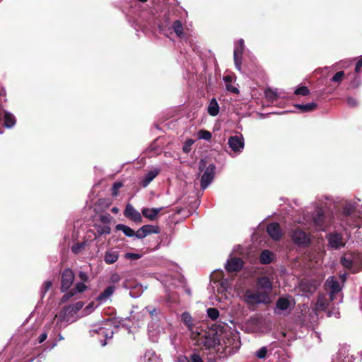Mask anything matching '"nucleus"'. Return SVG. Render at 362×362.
I'll return each mask as SVG.
<instances>
[{
  "label": "nucleus",
  "instance_id": "1",
  "mask_svg": "<svg viewBox=\"0 0 362 362\" xmlns=\"http://www.w3.org/2000/svg\"><path fill=\"white\" fill-rule=\"evenodd\" d=\"M84 303L82 301H78L74 304L69 305L63 307L60 312L55 315L59 322H69L72 320L77 313L82 309Z\"/></svg>",
  "mask_w": 362,
  "mask_h": 362
},
{
  "label": "nucleus",
  "instance_id": "2",
  "mask_svg": "<svg viewBox=\"0 0 362 362\" xmlns=\"http://www.w3.org/2000/svg\"><path fill=\"white\" fill-rule=\"evenodd\" d=\"M206 162L202 159L199 163V170L202 171L205 168L204 174L201 178V188L204 189H206L209 184L213 181L215 176V170L216 166L214 164H209L207 167H206Z\"/></svg>",
  "mask_w": 362,
  "mask_h": 362
},
{
  "label": "nucleus",
  "instance_id": "3",
  "mask_svg": "<svg viewBox=\"0 0 362 362\" xmlns=\"http://www.w3.org/2000/svg\"><path fill=\"white\" fill-rule=\"evenodd\" d=\"M313 221L316 229L325 230L331 223V216L325 215L322 208H317L313 215Z\"/></svg>",
  "mask_w": 362,
  "mask_h": 362
},
{
  "label": "nucleus",
  "instance_id": "4",
  "mask_svg": "<svg viewBox=\"0 0 362 362\" xmlns=\"http://www.w3.org/2000/svg\"><path fill=\"white\" fill-rule=\"evenodd\" d=\"M245 300L247 304H260L268 305L271 303L270 296H267L266 293H262L259 291H251L247 290L245 293Z\"/></svg>",
  "mask_w": 362,
  "mask_h": 362
},
{
  "label": "nucleus",
  "instance_id": "5",
  "mask_svg": "<svg viewBox=\"0 0 362 362\" xmlns=\"http://www.w3.org/2000/svg\"><path fill=\"white\" fill-rule=\"evenodd\" d=\"M256 288L262 293H266L267 296H270L272 291V282L267 276L258 277L256 281Z\"/></svg>",
  "mask_w": 362,
  "mask_h": 362
},
{
  "label": "nucleus",
  "instance_id": "6",
  "mask_svg": "<svg viewBox=\"0 0 362 362\" xmlns=\"http://www.w3.org/2000/svg\"><path fill=\"white\" fill-rule=\"evenodd\" d=\"M329 245L331 247L337 250L345 246V241L343 235L336 231L329 233L327 235Z\"/></svg>",
  "mask_w": 362,
  "mask_h": 362
},
{
  "label": "nucleus",
  "instance_id": "7",
  "mask_svg": "<svg viewBox=\"0 0 362 362\" xmlns=\"http://www.w3.org/2000/svg\"><path fill=\"white\" fill-rule=\"evenodd\" d=\"M74 274L71 269H65L61 276V291L66 292L73 284Z\"/></svg>",
  "mask_w": 362,
  "mask_h": 362
},
{
  "label": "nucleus",
  "instance_id": "8",
  "mask_svg": "<svg viewBox=\"0 0 362 362\" xmlns=\"http://www.w3.org/2000/svg\"><path fill=\"white\" fill-rule=\"evenodd\" d=\"M244 262L241 258L232 257L227 261L225 269L228 273L238 272L243 267Z\"/></svg>",
  "mask_w": 362,
  "mask_h": 362
},
{
  "label": "nucleus",
  "instance_id": "9",
  "mask_svg": "<svg viewBox=\"0 0 362 362\" xmlns=\"http://www.w3.org/2000/svg\"><path fill=\"white\" fill-rule=\"evenodd\" d=\"M291 238L293 243L298 245H307L310 242L307 233L298 228L293 231Z\"/></svg>",
  "mask_w": 362,
  "mask_h": 362
},
{
  "label": "nucleus",
  "instance_id": "10",
  "mask_svg": "<svg viewBox=\"0 0 362 362\" xmlns=\"http://www.w3.org/2000/svg\"><path fill=\"white\" fill-rule=\"evenodd\" d=\"M124 215L125 217L131 219L135 223H141L142 217L141 214L136 211L132 205L128 204L126 206V209L124 211Z\"/></svg>",
  "mask_w": 362,
  "mask_h": 362
},
{
  "label": "nucleus",
  "instance_id": "11",
  "mask_svg": "<svg viewBox=\"0 0 362 362\" xmlns=\"http://www.w3.org/2000/svg\"><path fill=\"white\" fill-rule=\"evenodd\" d=\"M267 232L269 235L274 240H279L282 236L280 226L278 223L273 222L267 225Z\"/></svg>",
  "mask_w": 362,
  "mask_h": 362
},
{
  "label": "nucleus",
  "instance_id": "12",
  "mask_svg": "<svg viewBox=\"0 0 362 362\" xmlns=\"http://www.w3.org/2000/svg\"><path fill=\"white\" fill-rule=\"evenodd\" d=\"M228 144L234 152H240L244 148L243 139L238 136H230L228 139Z\"/></svg>",
  "mask_w": 362,
  "mask_h": 362
},
{
  "label": "nucleus",
  "instance_id": "13",
  "mask_svg": "<svg viewBox=\"0 0 362 362\" xmlns=\"http://www.w3.org/2000/svg\"><path fill=\"white\" fill-rule=\"evenodd\" d=\"M355 212V207L350 204H345L342 209L341 220L346 221L347 225L352 226L354 223L349 222V218H352V215Z\"/></svg>",
  "mask_w": 362,
  "mask_h": 362
},
{
  "label": "nucleus",
  "instance_id": "14",
  "mask_svg": "<svg viewBox=\"0 0 362 362\" xmlns=\"http://www.w3.org/2000/svg\"><path fill=\"white\" fill-rule=\"evenodd\" d=\"M163 207L159 208H144L141 211L142 215L150 221H155L158 218V214L162 211Z\"/></svg>",
  "mask_w": 362,
  "mask_h": 362
},
{
  "label": "nucleus",
  "instance_id": "15",
  "mask_svg": "<svg viewBox=\"0 0 362 362\" xmlns=\"http://www.w3.org/2000/svg\"><path fill=\"white\" fill-rule=\"evenodd\" d=\"M160 173V170L155 168L153 170H151L148 171L141 179L139 184L143 187H146Z\"/></svg>",
  "mask_w": 362,
  "mask_h": 362
},
{
  "label": "nucleus",
  "instance_id": "16",
  "mask_svg": "<svg viewBox=\"0 0 362 362\" xmlns=\"http://www.w3.org/2000/svg\"><path fill=\"white\" fill-rule=\"evenodd\" d=\"M273 253L269 250H264L259 255V262L262 264H269L273 261Z\"/></svg>",
  "mask_w": 362,
  "mask_h": 362
},
{
  "label": "nucleus",
  "instance_id": "17",
  "mask_svg": "<svg viewBox=\"0 0 362 362\" xmlns=\"http://www.w3.org/2000/svg\"><path fill=\"white\" fill-rule=\"evenodd\" d=\"M208 113L211 116H216L219 113V105L216 100V98H212L209 104L208 108H207Z\"/></svg>",
  "mask_w": 362,
  "mask_h": 362
},
{
  "label": "nucleus",
  "instance_id": "18",
  "mask_svg": "<svg viewBox=\"0 0 362 362\" xmlns=\"http://www.w3.org/2000/svg\"><path fill=\"white\" fill-rule=\"evenodd\" d=\"M295 107L300 110L302 112H310L315 110L317 107V104L316 103H310L308 104H296Z\"/></svg>",
  "mask_w": 362,
  "mask_h": 362
},
{
  "label": "nucleus",
  "instance_id": "19",
  "mask_svg": "<svg viewBox=\"0 0 362 362\" xmlns=\"http://www.w3.org/2000/svg\"><path fill=\"white\" fill-rule=\"evenodd\" d=\"M326 286L329 288L330 291L333 293H339L341 290L339 281L335 280L334 277H331L327 280Z\"/></svg>",
  "mask_w": 362,
  "mask_h": 362
},
{
  "label": "nucleus",
  "instance_id": "20",
  "mask_svg": "<svg viewBox=\"0 0 362 362\" xmlns=\"http://www.w3.org/2000/svg\"><path fill=\"white\" fill-rule=\"evenodd\" d=\"M118 251L108 250L105 252L104 260L107 264H113L118 259Z\"/></svg>",
  "mask_w": 362,
  "mask_h": 362
},
{
  "label": "nucleus",
  "instance_id": "21",
  "mask_svg": "<svg viewBox=\"0 0 362 362\" xmlns=\"http://www.w3.org/2000/svg\"><path fill=\"white\" fill-rule=\"evenodd\" d=\"M115 291L114 286H107L103 292H101L97 297V300L99 301L105 300L107 298L113 294Z\"/></svg>",
  "mask_w": 362,
  "mask_h": 362
},
{
  "label": "nucleus",
  "instance_id": "22",
  "mask_svg": "<svg viewBox=\"0 0 362 362\" xmlns=\"http://www.w3.org/2000/svg\"><path fill=\"white\" fill-rule=\"evenodd\" d=\"M340 262L344 267L351 270L352 273L355 274L358 272V269H354V263L352 259L344 256L341 258Z\"/></svg>",
  "mask_w": 362,
  "mask_h": 362
},
{
  "label": "nucleus",
  "instance_id": "23",
  "mask_svg": "<svg viewBox=\"0 0 362 362\" xmlns=\"http://www.w3.org/2000/svg\"><path fill=\"white\" fill-rule=\"evenodd\" d=\"M182 322L189 329L192 330L194 327L193 319L188 312H184L181 316Z\"/></svg>",
  "mask_w": 362,
  "mask_h": 362
},
{
  "label": "nucleus",
  "instance_id": "24",
  "mask_svg": "<svg viewBox=\"0 0 362 362\" xmlns=\"http://www.w3.org/2000/svg\"><path fill=\"white\" fill-rule=\"evenodd\" d=\"M115 229L117 230L122 231L124 234L127 237H134L136 234L135 231L130 227L121 223L116 225Z\"/></svg>",
  "mask_w": 362,
  "mask_h": 362
},
{
  "label": "nucleus",
  "instance_id": "25",
  "mask_svg": "<svg viewBox=\"0 0 362 362\" xmlns=\"http://www.w3.org/2000/svg\"><path fill=\"white\" fill-rule=\"evenodd\" d=\"M172 28L177 37L180 38H182L184 37L182 23L180 20H176L173 22Z\"/></svg>",
  "mask_w": 362,
  "mask_h": 362
},
{
  "label": "nucleus",
  "instance_id": "26",
  "mask_svg": "<svg viewBox=\"0 0 362 362\" xmlns=\"http://www.w3.org/2000/svg\"><path fill=\"white\" fill-rule=\"evenodd\" d=\"M276 306L281 310H286L290 306V301L286 298H279L276 301Z\"/></svg>",
  "mask_w": 362,
  "mask_h": 362
},
{
  "label": "nucleus",
  "instance_id": "27",
  "mask_svg": "<svg viewBox=\"0 0 362 362\" xmlns=\"http://www.w3.org/2000/svg\"><path fill=\"white\" fill-rule=\"evenodd\" d=\"M242 51L235 49L233 52L234 63L238 70L240 71L242 64Z\"/></svg>",
  "mask_w": 362,
  "mask_h": 362
},
{
  "label": "nucleus",
  "instance_id": "28",
  "mask_svg": "<svg viewBox=\"0 0 362 362\" xmlns=\"http://www.w3.org/2000/svg\"><path fill=\"white\" fill-rule=\"evenodd\" d=\"M16 123V118L15 117L9 113L6 112L4 115V125L5 127L8 128L12 127Z\"/></svg>",
  "mask_w": 362,
  "mask_h": 362
},
{
  "label": "nucleus",
  "instance_id": "29",
  "mask_svg": "<svg viewBox=\"0 0 362 362\" xmlns=\"http://www.w3.org/2000/svg\"><path fill=\"white\" fill-rule=\"evenodd\" d=\"M144 229L146 236L152 233L158 234L160 232V228L158 226L144 225Z\"/></svg>",
  "mask_w": 362,
  "mask_h": 362
},
{
  "label": "nucleus",
  "instance_id": "30",
  "mask_svg": "<svg viewBox=\"0 0 362 362\" xmlns=\"http://www.w3.org/2000/svg\"><path fill=\"white\" fill-rule=\"evenodd\" d=\"M144 361L145 362H157V356L155 352L152 350H147L144 354Z\"/></svg>",
  "mask_w": 362,
  "mask_h": 362
},
{
  "label": "nucleus",
  "instance_id": "31",
  "mask_svg": "<svg viewBox=\"0 0 362 362\" xmlns=\"http://www.w3.org/2000/svg\"><path fill=\"white\" fill-rule=\"evenodd\" d=\"M207 315L211 320H216L219 317V311L215 308H208Z\"/></svg>",
  "mask_w": 362,
  "mask_h": 362
},
{
  "label": "nucleus",
  "instance_id": "32",
  "mask_svg": "<svg viewBox=\"0 0 362 362\" xmlns=\"http://www.w3.org/2000/svg\"><path fill=\"white\" fill-rule=\"evenodd\" d=\"M345 73L344 71H339L337 72L331 78V81L340 83L344 79Z\"/></svg>",
  "mask_w": 362,
  "mask_h": 362
},
{
  "label": "nucleus",
  "instance_id": "33",
  "mask_svg": "<svg viewBox=\"0 0 362 362\" xmlns=\"http://www.w3.org/2000/svg\"><path fill=\"white\" fill-rule=\"evenodd\" d=\"M294 93L296 95L306 96L310 94V90L307 86H302L296 88V90L294 91Z\"/></svg>",
  "mask_w": 362,
  "mask_h": 362
},
{
  "label": "nucleus",
  "instance_id": "34",
  "mask_svg": "<svg viewBox=\"0 0 362 362\" xmlns=\"http://www.w3.org/2000/svg\"><path fill=\"white\" fill-rule=\"evenodd\" d=\"M198 136L199 139L209 141L212 138V134L210 132L207 130L202 129L198 132Z\"/></svg>",
  "mask_w": 362,
  "mask_h": 362
},
{
  "label": "nucleus",
  "instance_id": "35",
  "mask_svg": "<svg viewBox=\"0 0 362 362\" xmlns=\"http://www.w3.org/2000/svg\"><path fill=\"white\" fill-rule=\"evenodd\" d=\"M123 186V183L121 182H114L111 188V194L113 197H117L119 193V189Z\"/></svg>",
  "mask_w": 362,
  "mask_h": 362
},
{
  "label": "nucleus",
  "instance_id": "36",
  "mask_svg": "<svg viewBox=\"0 0 362 362\" xmlns=\"http://www.w3.org/2000/svg\"><path fill=\"white\" fill-rule=\"evenodd\" d=\"M146 309L147 310V311L149 313L152 319H154V320H157L158 319V315L159 314V310L153 307V306H151V305H148L146 307Z\"/></svg>",
  "mask_w": 362,
  "mask_h": 362
},
{
  "label": "nucleus",
  "instance_id": "37",
  "mask_svg": "<svg viewBox=\"0 0 362 362\" xmlns=\"http://www.w3.org/2000/svg\"><path fill=\"white\" fill-rule=\"evenodd\" d=\"M76 293L73 288L69 290L68 292L64 294V296L61 298V303H64L67 302L71 298L75 296Z\"/></svg>",
  "mask_w": 362,
  "mask_h": 362
},
{
  "label": "nucleus",
  "instance_id": "38",
  "mask_svg": "<svg viewBox=\"0 0 362 362\" xmlns=\"http://www.w3.org/2000/svg\"><path fill=\"white\" fill-rule=\"evenodd\" d=\"M76 293H83L87 289V286L85 285L84 282L77 283L74 288H73Z\"/></svg>",
  "mask_w": 362,
  "mask_h": 362
},
{
  "label": "nucleus",
  "instance_id": "39",
  "mask_svg": "<svg viewBox=\"0 0 362 362\" xmlns=\"http://www.w3.org/2000/svg\"><path fill=\"white\" fill-rule=\"evenodd\" d=\"M264 93H265L266 98L269 100L273 101L275 99H276V97H277L276 93L270 88H267V90H265Z\"/></svg>",
  "mask_w": 362,
  "mask_h": 362
},
{
  "label": "nucleus",
  "instance_id": "40",
  "mask_svg": "<svg viewBox=\"0 0 362 362\" xmlns=\"http://www.w3.org/2000/svg\"><path fill=\"white\" fill-rule=\"evenodd\" d=\"M267 354V349L265 346H263L260 348L257 352H256V356L258 358H264Z\"/></svg>",
  "mask_w": 362,
  "mask_h": 362
},
{
  "label": "nucleus",
  "instance_id": "41",
  "mask_svg": "<svg viewBox=\"0 0 362 362\" xmlns=\"http://www.w3.org/2000/svg\"><path fill=\"white\" fill-rule=\"evenodd\" d=\"M110 227L108 226H100L97 229V232L99 235L110 234Z\"/></svg>",
  "mask_w": 362,
  "mask_h": 362
},
{
  "label": "nucleus",
  "instance_id": "42",
  "mask_svg": "<svg viewBox=\"0 0 362 362\" xmlns=\"http://www.w3.org/2000/svg\"><path fill=\"white\" fill-rule=\"evenodd\" d=\"M141 255L137 253L127 252L124 255V258L127 259L136 260L141 258Z\"/></svg>",
  "mask_w": 362,
  "mask_h": 362
},
{
  "label": "nucleus",
  "instance_id": "43",
  "mask_svg": "<svg viewBox=\"0 0 362 362\" xmlns=\"http://www.w3.org/2000/svg\"><path fill=\"white\" fill-rule=\"evenodd\" d=\"M52 286V282L51 281H46L42 287V293L45 294Z\"/></svg>",
  "mask_w": 362,
  "mask_h": 362
},
{
  "label": "nucleus",
  "instance_id": "44",
  "mask_svg": "<svg viewBox=\"0 0 362 362\" xmlns=\"http://www.w3.org/2000/svg\"><path fill=\"white\" fill-rule=\"evenodd\" d=\"M193 143H194V141L192 139L187 140L183 146V148H182L183 151L185 153L189 152V151L191 149V146L193 144Z\"/></svg>",
  "mask_w": 362,
  "mask_h": 362
},
{
  "label": "nucleus",
  "instance_id": "45",
  "mask_svg": "<svg viewBox=\"0 0 362 362\" xmlns=\"http://www.w3.org/2000/svg\"><path fill=\"white\" fill-rule=\"evenodd\" d=\"M203 345L206 348V349H210L211 347H214L216 344V341L214 339H206L204 340V341L202 342Z\"/></svg>",
  "mask_w": 362,
  "mask_h": 362
},
{
  "label": "nucleus",
  "instance_id": "46",
  "mask_svg": "<svg viewBox=\"0 0 362 362\" xmlns=\"http://www.w3.org/2000/svg\"><path fill=\"white\" fill-rule=\"evenodd\" d=\"M189 358L191 362H204L200 355L197 353H193L191 354Z\"/></svg>",
  "mask_w": 362,
  "mask_h": 362
},
{
  "label": "nucleus",
  "instance_id": "47",
  "mask_svg": "<svg viewBox=\"0 0 362 362\" xmlns=\"http://www.w3.org/2000/svg\"><path fill=\"white\" fill-rule=\"evenodd\" d=\"M100 221L103 223H108L111 221V216L109 214H103L100 216Z\"/></svg>",
  "mask_w": 362,
  "mask_h": 362
},
{
  "label": "nucleus",
  "instance_id": "48",
  "mask_svg": "<svg viewBox=\"0 0 362 362\" xmlns=\"http://www.w3.org/2000/svg\"><path fill=\"white\" fill-rule=\"evenodd\" d=\"M136 234H135V237H136L137 238L139 239H142L144 238H145L146 235V233L144 232V226L142 227H141L136 232H135Z\"/></svg>",
  "mask_w": 362,
  "mask_h": 362
},
{
  "label": "nucleus",
  "instance_id": "49",
  "mask_svg": "<svg viewBox=\"0 0 362 362\" xmlns=\"http://www.w3.org/2000/svg\"><path fill=\"white\" fill-rule=\"evenodd\" d=\"M78 278L81 279L82 282H88L89 280V276L88 274L85 272H79Z\"/></svg>",
  "mask_w": 362,
  "mask_h": 362
},
{
  "label": "nucleus",
  "instance_id": "50",
  "mask_svg": "<svg viewBox=\"0 0 362 362\" xmlns=\"http://www.w3.org/2000/svg\"><path fill=\"white\" fill-rule=\"evenodd\" d=\"M327 302L325 299H319L317 302V305L322 310H325L327 307Z\"/></svg>",
  "mask_w": 362,
  "mask_h": 362
},
{
  "label": "nucleus",
  "instance_id": "51",
  "mask_svg": "<svg viewBox=\"0 0 362 362\" xmlns=\"http://www.w3.org/2000/svg\"><path fill=\"white\" fill-rule=\"evenodd\" d=\"M120 280H121L120 276L117 273H114L110 276V282H111L112 284H117Z\"/></svg>",
  "mask_w": 362,
  "mask_h": 362
},
{
  "label": "nucleus",
  "instance_id": "52",
  "mask_svg": "<svg viewBox=\"0 0 362 362\" xmlns=\"http://www.w3.org/2000/svg\"><path fill=\"white\" fill-rule=\"evenodd\" d=\"M347 103L350 107H354L358 105V101L356 99L349 97L347 98Z\"/></svg>",
  "mask_w": 362,
  "mask_h": 362
},
{
  "label": "nucleus",
  "instance_id": "53",
  "mask_svg": "<svg viewBox=\"0 0 362 362\" xmlns=\"http://www.w3.org/2000/svg\"><path fill=\"white\" fill-rule=\"evenodd\" d=\"M226 90L233 93H239V90L230 84L226 85Z\"/></svg>",
  "mask_w": 362,
  "mask_h": 362
},
{
  "label": "nucleus",
  "instance_id": "54",
  "mask_svg": "<svg viewBox=\"0 0 362 362\" xmlns=\"http://www.w3.org/2000/svg\"><path fill=\"white\" fill-rule=\"evenodd\" d=\"M362 68V57L357 62L355 66V72L359 73L361 71V69Z\"/></svg>",
  "mask_w": 362,
  "mask_h": 362
},
{
  "label": "nucleus",
  "instance_id": "55",
  "mask_svg": "<svg viewBox=\"0 0 362 362\" xmlns=\"http://www.w3.org/2000/svg\"><path fill=\"white\" fill-rule=\"evenodd\" d=\"M47 337V333L46 332H44L39 336L38 343L42 344V342H44L46 340Z\"/></svg>",
  "mask_w": 362,
  "mask_h": 362
},
{
  "label": "nucleus",
  "instance_id": "56",
  "mask_svg": "<svg viewBox=\"0 0 362 362\" xmlns=\"http://www.w3.org/2000/svg\"><path fill=\"white\" fill-rule=\"evenodd\" d=\"M81 247H82V245H79V244L74 245L71 247V251L74 253L77 254L79 252Z\"/></svg>",
  "mask_w": 362,
  "mask_h": 362
},
{
  "label": "nucleus",
  "instance_id": "57",
  "mask_svg": "<svg viewBox=\"0 0 362 362\" xmlns=\"http://www.w3.org/2000/svg\"><path fill=\"white\" fill-rule=\"evenodd\" d=\"M179 362H191V360L189 358H187L185 356H181L178 358Z\"/></svg>",
  "mask_w": 362,
  "mask_h": 362
},
{
  "label": "nucleus",
  "instance_id": "58",
  "mask_svg": "<svg viewBox=\"0 0 362 362\" xmlns=\"http://www.w3.org/2000/svg\"><path fill=\"white\" fill-rule=\"evenodd\" d=\"M223 81L226 82V83H230L232 81V78L231 76H225L223 77Z\"/></svg>",
  "mask_w": 362,
  "mask_h": 362
},
{
  "label": "nucleus",
  "instance_id": "59",
  "mask_svg": "<svg viewBox=\"0 0 362 362\" xmlns=\"http://www.w3.org/2000/svg\"><path fill=\"white\" fill-rule=\"evenodd\" d=\"M94 306V303L93 302H91L90 303H89L85 308L84 310H89V309H92Z\"/></svg>",
  "mask_w": 362,
  "mask_h": 362
},
{
  "label": "nucleus",
  "instance_id": "60",
  "mask_svg": "<svg viewBox=\"0 0 362 362\" xmlns=\"http://www.w3.org/2000/svg\"><path fill=\"white\" fill-rule=\"evenodd\" d=\"M338 293H333L332 291H330L329 293V298L331 300H333L335 298V295L337 294Z\"/></svg>",
  "mask_w": 362,
  "mask_h": 362
},
{
  "label": "nucleus",
  "instance_id": "61",
  "mask_svg": "<svg viewBox=\"0 0 362 362\" xmlns=\"http://www.w3.org/2000/svg\"><path fill=\"white\" fill-rule=\"evenodd\" d=\"M346 277H347V274L346 273H344L341 275H340V278L343 281H345L346 279Z\"/></svg>",
  "mask_w": 362,
  "mask_h": 362
},
{
  "label": "nucleus",
  "instance_id": "62",
  "mask_svg": "<svg viewBox=\"0 0 362 362\" xmlns=\"http://www.w3.org/2000/svg\"><path fill=\"white\" fill-rule=\"evenodd\" d=\"M111 211L114 214H117V213H118L119 209L117 207H113L111 209Z\"/></svg>",
  "mask_w": 362,
  "mask_h": 362
},
{
  "label": "nucleus",
  "instance_id": "63",
  "mask_svg": "<svg viewBox=\"0 0 362 362\" xmlns=\"http://www.w3.org/2000/svg\"><path fill=\"white\" fill-rule=\"evenodd\" d=\"M355 82L356 83V85H355V86H358V81H357V78H355V80L354 81V82H353V83H355Z\"/></svg>",
  "mask_w": 362,
  "mask_h": 362
}]
</instances>
